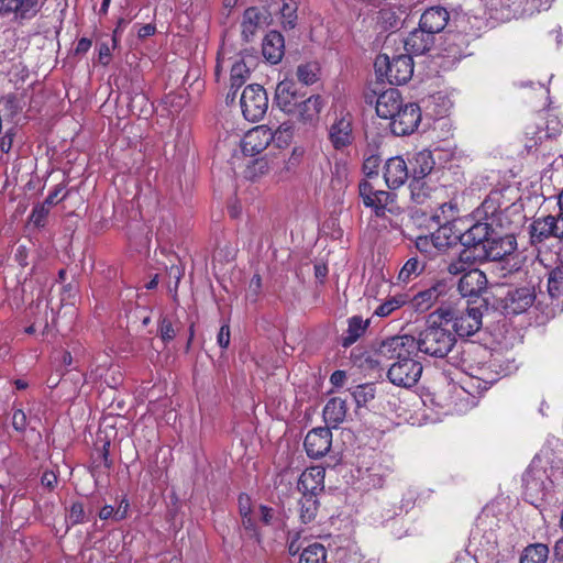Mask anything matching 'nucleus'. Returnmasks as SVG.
<instances>
[{
    "label": "nucleus",
    "instance_id": "ddd939ff",
    "mask_svg": "<svg viewBox=\"0 0 563 563\" xmlns=\"http://www.w3.org/2000/svg\"><path fill=\"white\" fill-rule=\"evenodd\" d=\"M421 120L420 108L416 103H408L400 108L390 120V129L396 135L412 133Z\"/></svg>",
    "mask_w": 563,
    "mask_h": 563
},
{
    "label": "nucleus",
    "instance_id": "473e14b6",
    "mask_svg": "<svg viewBox=\"0 0 563 563\" xmlns=\"http://www.w3.org/2000/svg\"><path fill=\"white\" fill-rule=\"evenodd\" d=\"M346 411L345 400L340 397H334L327 402L323 409V417L328 423L336 426L344 420Z\"/></svg>",
    "mask_w": 563,
    "mask_h": 563
},
{
    "label": "nucleus",
    "instance_id": "680f3d73",
    "mask_svg": "<svg viewBox=\"0 0 563 563\" xmlns=\"http://www.w3.org/2000/svg\"><path fill=\"white\" fill-rule=\"evenodd\" d=\"M44 487L53 489L57 484V475L53 471H45L41 477Z\"/></svg>",
    "mask_w": 563,
    "mask_h": 563
},
{
    "label": "nucleus",
    "instance_id": "69168bd1",
    "mask_svg": "<svg viewBox=\"0 0 563 563\" xmlns=\"http://www.w3.org/2000/svg\"><path fill=\"white\" fill-rule=\"evenodd\" d=\"M345 379H346V374L345 372L343 371H335L331 377H330V382L333 386L335 387H341L343 386V384L345 383Z\"/></svg>",
    "mask_w": 563,
    "mask_h": 563
},
{
    "label": "nucleus",
    "instance_id": "052dcab7",
    "mask_svg": "<svg viewBox=\"0 0 563 563\" xmlns=\"http://www.w3.org/2000/svg\"><path fill=\"white\" fill-rule=\"evenodd\" d=\"M111 57L110 45L106 42L99 44L98 58L102 65H108Z\"/></svg>",
    "mask_w": 563,
    "mask_h": 563
},
{
    "label": "nucleus",
    "instance_id": "423d86ee",
    "mask_svg": "<svg viewBox=\"0 0 563 563\" xmlns=\"http://www.w3.org/2000/svg\"><path fill=\"white\" fill-rule=\"evenodd\" d=\"M503 195L500 191L490 192L476 210V217L499 230H509L514 221L511 210L501 207Z\"/></svg>",
    "mask_w": 563,
    "mask_h": 563
},
{
    "label": "nucleus",
    "instance_id": "cd10ccee",
    "mask_svg": "<svg viewBox=\"0 0 563 563\" xmlns=\"http://www.w3.org/2000/svg\"><path fill=\"white\" fill-rule=\"evenodd\" d=\"M411 200L417 205H424L435 190V185L429 177L412 178L409 185Z\"/></svg>",
    "mask_w": 563,
    "mask_h": 563
},
{
    "label": "nucleus",
    "instance_id": "c9c22d12",
    "mask_svg": "<svg viewBox=\"0 0 563 563\" xmlns=\"http://www.w3.org/2000/svg\"><path fill=\"white\" fill-rule=\"evenodd\" d=\"M481 262V253H471V251L462 250L457 260L449 264L448 271L452 275L464 274L468 269H472V265Z\"/></svg>",
    "mask_w": 563,
    "mask_h": 563
},
{
    "label": "nucleus",
    "instance_id": "dca6fc26",
    "mask_svg": "<svg viewBox=\"0 0 563 563\" xmlns=\"http://www.w3.org/2000/svg\"><path fill=\"white\" fill-rule=\"evenodd\" d=\"M332 443V433L329 428H314L305 438V449L312 459L325 455Z\"/></svg>",
    "mask_w": 563,
    "mask_h": 563
},
{
    "label": "nucleus",
    "instance_id": "9b49d317",
    "mask_svg": "<svg viewBox=\"0 0 563 563\" xmlns=\"http://www.w3.org/2000/svg\"><path fill=\"white\" fill-rule=\"evenodd\" d=\"M496 230L498 229L493 228L489 223L478 219L475 224L459 236V240L464 246L463 250L471 251V253L475 254L477 249L486 246L489 243V240H492Z\"/></svg>",
    "mask_w": 563,
    "mask_h": 563
},
{
    "label": "nucleus",
    "instance_id": "2f4dec72",
    "mask_svg": "<svg viewBox=\"0 0 563 563\" xmlns=\"http://www.w3.org/2000/svg\"><path fill=\"white\" fill-rule=\"evenodd\" d=\"M31 9L33 5L30 0H0V15L15 13L21 19H32Z\"/></svg>",
    "mask_w": 563,
    "mask_h": 563
},
{
    "label": "nucleus",
    "instance_id": "5fc2aeb1",
    "mask_svg": "<svg viewBox=\"0 0 563 563\" xmlns=\"http://www.w3.org/2000/svg\"><path fill=\"white\" fill-rule=\"evenodd\" d=\"M12 426L16 431H24L26 428V415L21 409H15L12 415Z\"/></svg>",
    "mask_w": 563,
    "mask_h": 563
},
{
    "label": "nucleus",
    "instance_id": "37998d69",
    "mask_svg": "<svg viewBox=\"0 0 563 563\" xmlns=\"http://www.w3.org/2000/svg\"><path fill=\"white\" fill-rule=\"evenodd\" d=\"M548 291L552 298L559 299L563 297V265L550 272Z\"/></svg>",
    "mask_w": 563,
    "mask_h": 563
},
{
    "label": "nucleus",
    "instance_id": "603ef678",
    "mask_svg": "<svg viewBox=\"0 0 563 563\" xmlns=\"http://www.w3.org/2000/svg\"><path fill=\"white\" fill-rule=\"evenodd\" d=\"M49 207L51 206L47 205L46 202H43L42 205L34 207L32 214H31V220L33 221V223L35 225H37V227L43 225L44 220L46 219V217L49 212Z\"/></svg>",
    "mask_w": 563,
    "mask_h": 563
},
{
    "label": "nucleus",
    "instance_id": "20e7f679",
    "mask_svg": "<svg viewBox=\"0 0 563 563\" xmlns=\"http://www.w3.org/2000/svg\"><path fill=\"white\" fill-rule=\"evenodd\" d=\"M375 71L380 80L391 85H404L413 74L412 58L408 55H398L391 59L386 54H380L374 63Z\"/></svg>",
    "mask_w": 563,
    "mask_h": 563
},
{
    "label": "nucleus",
    "instance_id": "39448f33",
    "mask_svg": "<svg viewBox=\"0 0 563 563\" xmlns=\"http://www.w3.org/2000/svg\"><path fill=\"white\" fill-rule=\"evenodd\" d=\"M444 323H433L422 331L417 339L418 351L434 357H444L455 344L454 335L445 328Z\"/></svg>",
    "mask_w": 563,
    "mask_h": 563
},
{
    "label": "nucleus",
    "instance_id": "9d476101",
    "mask_svg": "<svg viewBox=\"0 0 563 563\" xmlns=\"http://www.w3.org/2000/svg\"><path fill=\"white\" fill-rule=\"evenodd\" d=\"M422 374V365L413 357L394 362L389 366L387 376L394 385L409 388L415 386Z\"/></svg>",
    "mask_w": 563,
    "mask_h": 563
},
{
    "label": "nucleus",
    "instance_id": "e433bc0d",
    "mask_svg": "<svg viewBox=\"0 0 563 563\" xmlns=\"http://www.w3.org/2000/svg\"><path fill=\"white\" fill-rule=\"evenodd\" d=\"M263 15L256 8L245 10L242 21V34L245 40H250L262 24Z\"/></svg>",
    "mask_w": 563,
    "mask_h": 563
},
{
    "label": "nucleus",
    "instance_id": "aec40b11",
    "mask_svg": "<svg viewBox=\"0 0 563 563\" xmlns=\"http://www.w3.org/2000/svg\"><path fill=\"white\" fill-rule=\"evenodd\" d=\"M325 470L312 466L305 470L298 481V490L301 495L318 496L324 489Z\"/></svg>",
    "mask_w": 563,
    "mask_h": 563
},
{
    "label": "nucleus",
    "instance_id": "a18cd8bd",
    "mask_svg": "<svg viewBox=\"0 0 563 563\" xmlns=\"http://www.w3.org/2000/svg\"><path fill=\"white\" fill-rule=\"evenodd\" d=\"M432 246L437 250H444L449 247L457 236H452L451 228L442 225L431 234Z\"/></svg>",
    "mask_w": 563,
    "mask_h": 563
},
{
    "label": "nucleus",
    "instance_id": "13d9d810",
    "mask_svg": "<svg viewBox=\"0 0 563 563\" xmlns=\"http://www.w3.org/2000/svg\"><path fill=\"white\" fill-rule=\"evenodd\" d=\"M159 331H161V336L164 341L173 340L176 334L172 322L167 321V320L162 321Z\"/></svg>",
    "mask_w": 563,
    "mask_h": 563
},
{
    "label": "nucleus",
    "instance_id": "8fccbe9b",
    "mask_svg": "<svg viewBox=\"0 0 563 563\" xmlns=\"http://www.w3.org/2000/svg\"><path fill=\"white\" fill-rule=\"evenodd\" d=\"M280 13L284 27L292 29L297 20L296 8L292 4L285 2L280 9Z\"/></svg>",
    "mask_w": 563,
    "mask_h": 563
},
{
    "label": "nucleus",
    "instance_id": "5701e85b",
    "mask_svg": "<svg viewBox=\"0 0 563 563\" xmlns=\"http://www.w3.org/2000/svg\"><path fill=\"white\" fill-rule=\"evenodd\" d=\"M486 285L485 274L477 268H472L462 275L457 289L463 297H473L478 296L486 288Z\"/></svg>",
    "mask_w": 563,
    "mask_h": 563
},
{
    "label": "nucleus",
    "instance_id": "f3484780",
    "mask_svg": "<svg viewBox=\"0 0 563 563\" xmlns=\"http://www.w3.org/2000/svg\"><path fill=\"white\" fill-rule=\"evenodd\" d=\"M448 290V285L444 282H437L428 289L419 291L412 298H409L408 303L415 311L426 312L443 298Z\"/></svg>",
    "mask_w": 563,
    "mask_h": 563
},
{
    "label": "nucleus",
    "instance_id": "c756f323",
    "mask_svg": "<svg viewBox=\"0 0 563 563\" xmlns=\"http://www.w3.org/2000/svg\"><path fill=\"white\" fill-rule=\"evenodd\" d=\"M252 67H254V58L252 56L241 57L232 64L230 74L231 90L240 88L247 80Z\"/></svg>",
    "mask_w": 563,
    "mask_h": 563
},
{
    "label": "nucleus",
    "instance_id": "864d4df0",
    "mask_svg": "<svg viewBox=\"0 0 563 563\" xmlns=\"http://www.w3.org/2000/svg\"><path fill=\"white\" fill-rule=\"evenodd\" d=\"M241 518H242V526H243L244 530L249 533V536L251 538L258 539V532L256 529V518H257L256 512L246 515L245 517H241Z\"/></svg>",
    "mask_w": 563,
    "mask_h": 563
},
{
    "label": "nucleus",
    "instance_id": "774afa93",
    "mask_svg": "<svg viewBox=\"0 0 563 563\" xmlns=\"http://www.w3.org/2000/svg\"><path fill=\"white\" fill-rule=\"evenodd\" d=\"M99 518L101 520H108L110 518H113L115 520V509L112 506H110V505L104 506L99 511Z\"/></svg>",
    "mask_w": 563,
    "mask_h": 563
},
{
    "label": "nucleus",
    "instance_id": "7c9ffc66",
    "mask_svg": "<svg viewBox=\"0 0 563 563\" xmlns=\"http://www.w3.org/2000/svg\"><path fill=\"white\" fill-rule=\"evenodd\" d=\"M409 302V296L406 294H397L395 296L388 297L383 302H380L372 314V318H387L393 316L397 310Z\"/></svg>",
    "mask_w": 563,
    "mask_h": 563
},
{
    "label": "nucleus",
    "instance_id": "c85d7f7f",
    "mask_svg": "<svg viewBox=\"0 0 563 563\" xmlns=\"http://www.w3.org/2000/svg\"><path fill=\"white\" fill-rule=\"evenodd\" d=\"M434 164L435 162L430 151L422 150L416 153L410 159L412 178L429 177L434 168Z\"/></svg>",
    "mask_w": 563,
    "mask_h": 563
},
{
    "label": "nucleus",
    "instance_id": "c03bdc74",
    "mask_svg": "<svg viewBox=\"0 0 563 563\" xmlns=\"http://www.w3.org/2000/svg\"><path fill=\"white\" fill-rule=\"evenodd\" d=\"M296 75L303 85H312L318 80L319 67L316 63H305L297 67Z\"/></svg>",
    "mask_w": 563,
    "mask_h": 563
},
{
    "label": "nucleus",
    "instance_id": "6e6552de",
    "mask_svg": "<svg viewBox=\"0 0 563 563\" xmlns=\"http://www.w3.org/2000/svg\"><path fill=\"white\" fill-rule=\"evenodd\" d=\"M559 213L537 218L529 227L532 244L541 243L550 238L563 239V190L559 195Z\"/></svg>",
    "mask_w": 563,
    "mask_h": 563
},
{
    "label": "nucleus",
    "instance_id": "ea45409f",
    "mask_svg": "<svg viewBox=\"0 0 563 563\" xmlns=\"http://www.w3.org/2000/svg\"><path fill=\"white\" fill-rule=\"evenodd\" d=\"M295 126L291 122H284L275 131L272 130V142L278 147H287L294 137Z\"/></svg>",
    "mask_w": 563,
    "mask_h": 563
},
{
    "label": "nucleus",
    "instance_id": "de8ad7c7",
    "mask_svg": "<svg viewBox=\"0 0 563 563\" xmlns=\"http://www.w3.org/2000/svg\"><path fill=\"white\" fill-rule=\"evenodd\" d=\"M303 148L294 147L291 154L287 161H284V167L276 172V176L278 180L285 178V174L292 172L300 163L303 156Z\"/></svg>",
    "mask_w": 563,
    "mask_h": 563
},
{
    "label": "nucleus",
    "instance_id": "6ab92c4d",
    "mask_svg": "<svg viewBox=\"0 0 563 563\" xmlns=\"http://www.w3.org/2000/svg\"><path fill=\"white\" fill-rule=\"evenodd\" d=\"M329 139L335 150H343L353 142L352 119L350 114L338 118L329 128Z\"/></svg>",
    "mask_w": 563,
    "mask_h": 563
},
{
    "label": "nucleus",
    "instance_id": "4d7b16f0",
    "mask_svg": "<svg viewBox=\"0 0 563 563\" xmlns=\"http://www.w3.org/2000/svg\"><path fill=\"white\" fill-rule=\"evenodd\" d=\"M217 342L220 347L227 349L230 344V328L228 324H223L217 335Z\"/></svg>",
    "mask_w": 563,
    "mask_h": 563
},
{
    "label": "nucleus",
    "instance_id": "f03ea898",
    "mask_svg": "<svg viewBox=\"0 0 563 563\" xmlns=\"http://www.w3.org/2000/svg\"><path fill=\"white\" fill-rule=\"evenodd\" d=\"M482 318L481 309L467 301H460L454 306L442 303L430 314L432 323H452L459 336L475 334L482 327Z\"/></svg>",
    "mask_w": 563,
    "mask_h": 563
},
{
    "label": "nucleus",
    "instance_id": "4468645a",
    "mask_svg": "<svg viewBox=\"0 0 563 563\" xmlns=\"http://www.w3.org/2000/svg\"><path fill=\"white\" fill-rule=\"evenodd\" d=\"M358 192L363 203L372 208L376 216H383L388 205L393 201V195L390 192L375 189L368 180L360 183Z\"/></svg>",
    "mask_w": 563,
    "mask_h": 563
},
{
    "label": "nucleus",
    "instance_id": "0eeeda50",
    "mask_svg": "<svg viewBox=\"0 0 563 563\" xmlns=\"http://www.w3.org/2000/svg\"><path fill=\"white\" fill-rule=\"evenodd\" d=\"M418 352L417 339L412 335H395L384 340L377 351L378 362H402L413 357Z\"/></svg>",
    "mask_w": 563,
    "mask_h": 563
},
{
    "label": "nucleus",
    "instance_id": "72a5a7b5",
    "mask_svg": "<svg viewBox=\"0 0 563 563\" xmlns=\"http://www.w3.org/2000/svg\"><path fill=\"white\" fill-rule=\"evenodd\" d=\"M275 161L268 156H263L252 161L245 168L244 175L250 180H256L267 175L272 169L275 168Z\"/></svg>",
    "mask_w": 563,
    "mask_h": 563
},
{
    "label": "nucleus",
    "instance_id": "f8f14e48",
    "mask_svg": "<svg viewBox=\"0 0 563 563\" xmlns=\"http://www.w3.org/2000/svg\"><path fill=\"white\" fill-rule=\"evenodd\" d=\"M500 230H496V233L489 240L486 246L477 249L476 253H481L482 261H498L507 254H510L515 247V238L510 234L501 235Z\"/></svg>",
    "mask_w": 563,
    "mask_h": 563
},
{
    "label": "nucleus",
    "instance_id": "b1692460",
    "mask_svg": "<svg viewBox=\"0 0 563 563\" xmlns=\"http://www.w3.org/2000/svg\"><path fill=\"white\" fill-rule=\"evenodd\" d=\"M402 107L400 93L397 89L390 88L382 92L376 101L378 117L391 120Z\"/></svg>",
    "mask_w": 563,
    "mask_h": 563
},
{
    "label": "nucleus",
    "instance_id": "49530a36",
    "mask_svg": "<svg viewBox=\"0 0 563 563\" xmlns=\"http://www.w3.org/2000/svg\"><path fill=\"white\" fill-rule=\"evenodd\" d=\"M523 483L526 495L532 500L543 495V484L540 482V477H537L533 473L527 472L523 476Z\"/></svg>",
    "mask_w": 563,
    "mask_h": 563
},
{
    "label": "nucleus",
    "instance_id": "f704fd0d",
    "mask_svg": "<svg viewBox=\"0 0 563 563\" xmlns=\"http://www.w3.org/2000/svg\"><path fill=\"white\" fill-rule=\"evenodd\" d=\"M372 319L364 320L354 316L349 319L346 335L343 338V346L347 347L355 343L366 331Z\"/></svg>",
    "mask_w": 563,
    "mask_h": 563
},
{
    "label": "nucleus",
    "instance_id": "6e6d98bb",
    "mask_svg": "<svg viewBox=\"0 0 563 563\" xmlns=\"http://www.w3.org/2000/svg\"><path fill=\"white\" fill-rule=\"evenodd\" d=\"M379 164V158L376 155L367 157L363 163V170L367 176L376 175Z\"/></svg>",
    "mask_w": 563,
    "mask_h": 563
},
{
    "label": "nucleus",
    "instance_id": "393cba45",
    "mask_svg": "<svg viewBox=\"0 0 563 563\" xmlns=\"http://www.w3.org/2000/svg\"><path fill=\"white\" fill-rule=\"evenodd\" d=\"M434 44V35L427 32L419 25L409 33L405 40V48L416 55H422L428 52Z\"/></svg>",
    "mask_w": 563,
    "mask_h": 563
},
{
    "label": "nucleus",
    "instance_id": "79ce46f5",
    "mask_svg": "<svg viewBox=\"0 0 563 563\" xmlns=\"http://www.w3.org/2000/svg\"><path fill=\"white\" fill-rule=\"evenodd\" d=\"M424 269V264L415 257L409 258L401 267L398 274V280L401 283H409L418 277Z\"/></svg>",
    "mask_w": 563,
    "mask_h": 563
},
{
    "label": "nucleus",
    "instance_id": "a211bd4d",
    "mask_svg": "<svg viewBox=\"0 0 563 563\" xmlns=\"http://www.w3.org/2000/svg\"><path fill=\"white\" fill-rule=\"evenodd\" d=\"M301 96L297 92L296 84L290 79L282 80L275 89L274 103L285 113L296 112Z\"/></svg>",
    "mask_w": 563,
    "mask_h": 563
},
{
    "label": "nucleus",
    "instance_id": "0e129e2a",
    "mask_svg": "<svg viewBox=\"0 0 563 563\" xmlns=\"http://www.w3.org/2000/svg\"><path fill=\"white\" fill-rule=\"evenodd\" d=\"M129 501L126 499H122L118 509H115V521H121L128 516Z\"/></svg>",
    "mask_w": 563,
    "mask_h": 563
},
{
    "label": "nucleus",
    "instance_id": "4c0bfd02",
    "mask_svg": "<svg viewBox=\"0 0 563 563\" xmlns=\"http://www.w3.org/2000/svg\"><path fill=\"white\" fill-rule=\"evenodd\" d=\"M549 548L542 543L528 545L520 558V563H547Z\"/></svg>",
    "mask_w": 563,
    "mask_h": 563
},
{
    "label": "nucleus",
    "instance_id": "4be33fe9",
    "mask_svg": "<svg viewBox=\"0 0 563 563\" xmlns=\"http://www.w3.org/2000/svg\"><path fill=\"white\" fill-rule=\"evenodd\" d=\"M450 20L449 11L441 5L427 9L420 16L419 25L435 35L444 30Z\"/></svg>",
    "mask_w": 563,
    "mask_h": 563
},
{
    "label": "nucleus",
    "instance_id": "f257e3e1",
    "mask_svg": "<svg viewBox=\"0 0 563 563\" xmlns=\"http://www.w3.org/2000/svg\"><path fill=\"white\" fill-rule=\"evenodd\" d=\"M461 369L468 376L467 388H476L478 393L487 390L501 375L509 373L489 350L475 344L463 351Z\"/></svg>",
    "mask_w": 563,
    "mask_h": 563
},
{
    "label": "nucleus",
    "instance_id": "bf43d9fd",
    "mask_svg": "<svg viewBox=\"0 0 563 563\" xmlns=\"http://www.w3.org/2000/svg\"><path fill=\"white\" fill-rule=\"evenodd\" d=\"M239 511L241 517H245L246 515H251L254 512L251 507V499L247 495H240Z\"/></svg>",
    "mask_w": 563,
    "mask_h": 563
},
{
    "label": "nucleus",
    "instance_id": "1a4fd4ad",
    "mask_svg": "<svg viewBox=\"0 0 563 563\" xmlns=\"http://www.w3.org/2000/svg\"><path fill=\"white\" fill-rule=\"evenodd\" d=\"M241 109L247 121H260L268 109V98L261 85H249L240 98Z\"/></svg>",
    "mask_w": 563,
    "mask_h": 563
},
{
    "label": "nucleus",
    "instance_id": "bb28decb",
    "mask_svg": "<svg viewBox=\"0 0 563 563\" xmlns=\"http://www.w3.org/2000/svg\"><path fill=\"white\" fill-rule=\"evenodd\" d=\"M323 106L324 102L320 96H310L305 100L300 99L294 114L305 123H312L318 120Z\"/></svg>",
    "mask_w": 563,
    "mask_h": 563
},
{
    "label": "nucleus",
    "instance_id": "7ed1b4c3",
    "mask_svg": "<svg viewBox=\"0 0 563 563\" xmlns=\"http://www.w3.org/2000/svg\"><path fill=\"white\" fill-rule=\"evenodd\" d=\"M533 285L499 288L495 295L494 306L505 316H517L526 312L536 301Z\"/></svg>",
    "mask_w": 563,
    "mask_h": 563
},
{
    "label": "nucleus",
    "instance_id": "58836bf2",
    "mask_svg": "<svg viewBox=\"0 0 563 563\" xmlns=\"http://www.w3.org/2000/svg\"><path fill=\"white\" fill-rule=\"evenodd\" d=\"M319 503L317 496L302 495L299 499V516L303 523L311 522L318 512Z\"/></svg>",
    "mask_w": 563,
    "mask_h": 563
},
{
    "label": "nucleus",
    "instance_id": "412c9836",
    "mask_svg": "<svg viewBox=\"0 0 563 563\" xmlns=\"http://www.w3.org/2000/svg\"><path fill=\"white\" fill-rule=\"evenodd\" d=\"M409 177V167L401 156L389 158L384 166L385 183L390 189L401 187Z\"/></svg>",
    "mask_w": 563,
    "mask_h": 563
},
{
    "label": "nucleus",
    "instance_id": "2eb2a0df",
    "mask_svg": "<svg viewBox=\"0 0 563 563\" xmlns=\"http://www.w3.org/2000/svg\"><path fill=\"white\" fill-rule=\"evenodd\" d=\"M272 129L258 125L245 133L241 141V148L245 155L254 156L263 152L272 142Z\"/></svg>",
    "mask_w": 563,
    "mask_h": 563
},
{
    "label": "nucleus",
    "instance_id": "a878e982",
    "mask_svg": "<svg viewBox=\"0 0 563 563\" xmlns=\"http://www.w3.org/2000/svg\"><path fill=\"white\" fill-rule=\"evenodd\" d=\"M284 37L277 31L269 32L264 41L262 46L263 56L271 64H277L282 60L284 56Z\"/></svg>",
    "mask_w": 563,
    "mask_h": 563
},
{
    "label": "nucleus",
    "instance_id": "e2e57ef3",
    "mask_svg": "<svg viewBox=\"0 0 563 563\" xmlns=\"http://www.w3.org/2000/svg\"><path fill=\"white\" fill-rule=\"evenodd\" d=\"M417 249L421 252H430L432 239L430 236H419L416 242Z\"/></svg>",
    "mask_w": 563,
    "mask_h": 563
},
{
    "label": "nucleus",
    "instance_id": "3c124183",
    "mask_svg": "<svg viewBox=\"0 0 563 563\" xmlns=\"http://www.w3.org/2000/svg\"><path fill=\"white\" fill-rule=\"evenodd\" d=\"M85 510L80 503H74L68 511L67 520L71 526L84 522Z\"/></svg>",
    "mask_w": 563,
    "mask_h": 563
},
{
    "label": "nucleus",
    "instance_id": "09e8293b",
    "mask_svg": "<svg viewBox=\"0 0 563 563\" xmlns=\"http://www.w3.org/2000/svg\"><path fill=\"white\" fill-rule=\"evenodd\" d=\"M352 396L357 406L361 407L374 399L375 393L371 385H360L353 390Z\"/></svg>",
    "mask_w": 563,
    "mask_h": 563
},
{
    "label": "nucleus",
    "instance_id": "338daca9",
    "mask_svg": "<svg viewBox=\"0 0 563 563\" xmlns=\"http://www.w3.org/2000/svg\"><path fill=\"white\" fill-rule=\"evenodd\" d=\"M256 515H257V517L261 516L263 522H265V523H269L273 518L272 509L266 506H260Z\"/></svg>",
    "mask_w": 563,
    "mask_h": 563
},
{
    "label": "nucleus",
    "instance_id": "a19ab883",
    "mask_svg": "<svg viewBox=\"0 0 563 563\" xmlns=\"http://www.w3.org/2000/svg\"><path fill=\"white\" fill-rule=\"evenodd\" d=\"M299 563H327L325 548L317 542L309 544L300 554Z\"/></svg>",
    "mask_w": 563,
    "mask_h": 563
}]
</instances>
